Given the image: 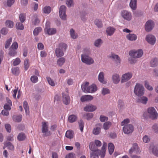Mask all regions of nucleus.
Here are the masks:
<instances>
[{
  "mask_svg": "<svg viewBox=\"0 0 158 158\" xmlns=\"http://www.w3.org/2000/svg\"><path fill=\"white\" fill-rule=\"evenodd\" d=\"M67 48V44L64 43L60 44L58 46L55 50V54L57 57L63 56L64 55V51H65Z\"/></svg>",
  "mask_w": 158,
  "mask_h": 158,
  "instance_id": "obj_1",
  "label": "nucleus"
},
{
  "mask_svg": "<svg viewBox=\"0 0 158 158\" xmlns=\"http://www.w3.org/2000/svg\"><path fill=\"white\" fill-rule=\"evenodd\" d=\"M134 92L138 96H141L144 94V89L142 84L137 83L135 87Z\"/></svg>",
  "mask_w": 158,
  "mask_h": 158,
  "instance_id": "obj_2",
  "label": "nucleus"
},
{
  "mask_svg": "<svg viewBox=\"0 0 158 158\" xmlns=\"http://www.w3.org/2000/svg\"><path fill=\"white\" fill-rule=\"evenodd\" d=\"M44 31L45 32L49 35H53L56 32V28L50 27V23L48 21L46 23Z\"/></svg>",
  "mask_w": 158,
  "mask_h": 158,
  "instance_id": "obj_3",
  "label": "nucleus"
},
{
  "mask_svg": "<svg viewBox=\"0 0 158 158\" xmlns=\"http://www.w3.org/2000/svg\"><path fill=\"white\" fill-rule=\"evenodd\" d=\"M81 60L83 62L88 65L94 63V60L92 58L85 54L81 55Z\"/></svg>",
  "mask_w": 158,
  "mask_h": 158,
  "instance_id": "obj_4",
  "label": "nucleus"
},
{
  "mask_svg": "<svg viewBox=\"0 0 158 158\" xmlns=\"http://www.w3.org/2000/svg\"><path fill=\"white\" fill-rule=\"evenodd\" d=\"M129 55L132 57L138 58L141 57L143 54V52L141 49L137 50H132L129 52Z\"/></svg>",
  "mask_w": 158,
  "mask_h": 158,
  "instance_id": "obj_5",
  "label": "nucleus"
},
{
  "mask_svg": "<svg viewBox=\"0 0 158 158\" xmlns=\"http://www.w3.org/2000/svg\"><path fill=\"white\" fill-rule=\"evenodd\" d=\"M141 152L139 148L136 143L133 144L132 146L129 151V153L130 155H131L133 153L137 154H140Z\"/></svg>",
  "mask_w": 158,
  "mask_h": 158,
  "instance_id": "obj_6",
  "label": "nucleus"
},
{
  "mask_svg": "<svg viewBox=\"0 0 158 158\" xmlns=\"http://www.w3.org/2000/svg\"><path fill=\"white\" fill-rule=\"evenodd\" d=\"M148 112L149 114L150 117L152 119H157L158 113L156 110L153 107H151L148 109Z\"/></svg>",
  "mask_w": 158,
  "mask_h": 158,
  "instance_id": "obj_7",
  "label": "nucleus"
},
{
  "mask_svg": "<svg viewBox=\"0 0 158 158\" xmlns=\"http://www.w3.org/2000/svg\"><path fill=\"white\" fill-rule=\"evenodd\" d=\"M66 7L65 6H61L60 8L59 16L60 18L63 20L66 19L67 16L66 15Z\"/></svg>",
  "mask_w": 158,
  "mask_h": 158,
  "instance_id": "obj_8",
  "label": "nucleus"
},
{
  "mask_svg": "<svg viewBox=\"0 0 158 158\" xmlns=\"http://www.w3.org/2000/svg\"><path fill=\"white\" fill-rule=\"evenodd\" d=\"M123 130L125 134H129L133 131L134 127L132 125L129 124L124 126L123 127Z\"/></svg>",
  "mask_w": 158,
  "mask_h": 158,
  "instance_id": "obj_9",
  "label": "nucleus"
},
{
  "mask_svg": "<svg viewBox=\"0 0 158 158\" xmlns=\"http://www.w3.org/2000/svg\"><path fill=\"white\" fill-rule=\"evenodd\" d=\"M62 101L63 103L66 105L69 104L70 102V98L67 92H64L62 94Z\"/></svg>",
  "mask_w": 158,
  "mask_h": 158,
  "instance_id": "obj_10",
  "label": "nucleus"
},
{
  "mask_svg": "<svg viewBox=\"0 0 158 158\" xmlns=\"http://www.w3.org/2000/svg\"><path fill=\"white\" fill-rule=\"evenodd\" d=\"M154 23L152 20H149L147 22L145 25L146 30L149 32L151 31L154 26Z\"/></svg>",
  "mask_w": 158,
  "mask_h": 158,
  "instance_id": "obj_11",
  "label": "nucleus"
},
{
  "mask_svg": "<svg viewBox=\"0 0 158 158\" xmlns=\"http://www.w3.org/2000/svg\"><path fill=\"white\" fill-rule=\"evenodd\" d=\"M122 16L125 19L128 21L132 18L131 13L127 10H123L122 12Z\"/></svg>",
  "mask_w": 158,
  "mask_h": 158,
  "instance_id": "obj_12",
  "label": "nucleus"
},
{
  "mask_svg": "<svg viewBox=\"0 0 158 158\" xmlns=\"http://www.w3.org/2000/svg\"><path fill=\"white\" fill-rule=\"evenodd\" d=\"M146 40L150 44L154 45L156 42L155 37L151 35H148L146 38Z\"/></svg>",
  "mask_w": 158,
  "mask_h": 158,
  "instance_id": "obj_13",
  "label": "nucleus"
},
{
  "mask_svg": "<svg viewBox=\"0 0 158 158\" xmlns=\"http://www.w3.org/2000/svg\"><path fill=\"white\" fill-rule=\"evenodd\" d=\"M132 77V74L131 73H128L123 74L122 77L121 82H124L130 79Z\"/></svg>",
  "mask_w": 158,
  "mask_h": 158,
  "instance_id": "obj_14",
  "label": "nucleus"
},
{
  "mask_svg": "<svg viewBox=\"0 0 158 158\" xmlns=\"http://www.w3.org/2000/svg\"><path fill=\"white\" fill-rule=\"evenodd\" d=\"M97 107L96 106L89 104L84 108V110L86 111L93 112L95 111Z\"/></svg>",
  "mask_w": 158,
  "mask_h": 158,
  "instance_id": "obj_15",
  "label": "nucleus"
},
{
  "mask_svg": "<svg viewBox=\"0 0 158 158\" xmlns=\"http://www.w3.org/2000/svg\"><path fill=\"white\" fill-rule=\"evenodd\" d=\"M93 97L91 95H85L82 96L81 98V101L82 102L89 101L92 100Z\"/></svg>",
  "mask_w": 158,
  "mask_h": 158,
  "instance_id": "obj_16",
  "label": "nucleus"
},
{
  "mask_svg": "<svg viewBox=\"0 0 158 158\" xmlns=\"http://www.w3.org/2000/svg\"><path fill=\"white\" fill-rule=\"evenodd\" d=\"M96 127L93 130V133L95 135H98L101 131L100 127L101 126V124L100 123H98L96 124Z\"/></svg>",
  "mask_w": 158,
  "mask_h": 158,
  "instance_id": "obj_17",
  "label": "nucleus"
},
{
  "mask_svg": "<svg viewBox=\"0 0 158 158\" xmlns=\"http://www.w3.org/2000/svg\"><path fill=\"white\" fill-rule=\"evenodd\" d=\"M42 131L43 133L45 134V135L46 136H48L50 135V132L49 131L48 135H47L46 132L48 131V127L47 123L45 122H43L42 123Z\"/></svg>",
  "mask_w": 158,
  "mask_h": 158,
  "instance_id": "obj_18",
  "label": "nucleus"
},
{
  "mask_svg": "<svg viewBox=\"0 0 158 158\" xmlns=\"http://www.w3.org/2000/svg\"><path fill=\"white\" fill-rule=\"evenodd\" d=\"M89 84V83L87 82L85 83L82 84L81 85V88L82 90L85 93H88Z\"/></svg>",
  "mask_w": 158,
  "mask_h": 158,
  "instance_id": "obj_19",
  "label": "nucleus"
},
{
  "mask_svg": "<svg viewBox=\"0 0 158 158\" xmlns=\"http://www.w3.org/2000/svg\"><path fill=\"white\" fill-rule=\"evenodd\" d=\"M110 58L114 59L116 62V63L117 65L120 64V59L118 55L114 54H111Z\"/></svg>",
  "mask_w": 158,
  "mask_h": 158,
  "instance_id": "obj_20",
  "label": "nucleus"
},
{
  "mask_svg": "<svg viewBox=\"0 0 158 158\" xmlns=\"http://www.w3.org/2000/svg\"><path fill=\"white\" fill-rule=\"evenodd\" d=\"M148 101V98L147 97L143 96L140 98H138L137 99V101L138 102L144 104H146Z\"/></svg>",
  "mask_w": 158,
  "mask_h": 158,
  "instance_id": "obj_21",
  "label": "nucleus"
},
{
  "mask_svg": "<svg viewBox=\"0 0 158 158\" xmlns=\"http://www.w3.org/2000/svg\"><path fill=\"white\" fill-rule=\"evenodd\" d=\"M112 80L114 84L118 83L120 80L119 75L117 74H114L112 76Z\"/></svg>",
  "mask_w": 158,
  "mask_h": 158,
  "instance_id": "obj_22",
  "label": "nucleus"
},
{
  "mask_svg": "<svg viewBox=\"0 0 158 158\" xmlns=\"http://www.w3.org/2000/svg\"><path fill=\"white\" fill-rule=\"evenodd\" d=\"M126 37L128 40L131 41L135 40L137 38V36L135 34L130 33L127 35Z\"/></svg>",
  "mask_w": 158,
  "mask_h": 158,
  "instance_id": "obj_23",
  "label": "nucleus"
},
{
  "mask_svg": "<svg viewBox=\"0 0 158 158\" xmlns=\"http://www.w3.org/2000/svg\"><path fill=\"white\" fill-rule=\"evenodd\" d=\"M77 119V116L75 115L72 114L69 116L68 121L69 123H72L76 121Z\"/></svg>",
  "mask_w": 158,
  "mask_h": 158,
  "instance_id": "obj_24",
  "label": "nucleus"
},
{
  "mask_svg": "<svg viewBox=\"0 0 158 158\" xmlns=\"http://www.w3.org/2000/svg\"><path fill=\"white\" fill-rule=\"evenodd\" d=\"M97 87L96 85L93 84L89 87L88 93H93L97 91Z\"/></svg>",
  "mask_w": 158,
  "mask_h": 158,
  "instance_id": "obj_25",
  "label": "nucleus"
},
{
  "mask_svg": "<svg viewBox=\"0 0 158 158\" xmlns=\"http://www.w3.org/2000/svg\"><path fill=\"white\" fill-rule=\"evenodd\" d=\"M98 79L100 82L104 84L106 83V82L104 81V74L102 72L99 73L98 75Z\"/></svg>",
  "mask_w": 158,
  "mask_h": 158,
  "instance_id": "obj_26",
  "label": "nucleus"
},
{
  "mask_svg": "<svg viewBox=\"0 0 158 158\" xmlns=\"http://www.w3.org/2000/svg\"><path fill=\"white\" fill-rule=\"evenodd\" d=\"M136 0H131L130 6L132 9L135 10L136 8Z\"/></svg>",
  "mask_w": 158,
  "mask_h": 158,
  "instance_id": "obj_27",
  "label": "nucleus"
},
{
  "mask_svg": "<svg viewBox=\"0 0 158 158\" xmlns=\"http://www.w3.org/2000/svg\"><path fill=\"white\" fill-rule=\"evenodd\" d=\"M115 30V29L114 27H109L107 28L106 32L108 35L110 36L114 33Z\"/></svg>",
  "mask_w": 158,
  "mask_h": 158,
  "instance_id": "obj_28",
  "label": "nucleus"
},
{
  "mask_svg": "<svg viewBox=\"0 0 158 158\" xmlns=\"http://www.w3.org/2000/svg\"><path fill=\"white\" fill-rule=\"evenodd\" d=\"M114 146L112 143H109L108 145L109 152L110 155L112 154L114 150Z\"/></svg>",
  "mask_w": 158,
  "mask_h": 158,
  "instance_id": "obj_29",
  "label": "nucleus"
},
{
  "mask_svg": "<svg viewBox=\"0 0 158 158\" xmlns=\"http://www.w3.org/2000/svg\"><path fill=\"white\" fill-rule=\"evenodd\" d=\"M151 66L155 67L158 64V59L156 58H155L152 59L150 62Z\"/></svg>",
  "mask_w": 158,
  "mask_h": 158,
  "instance_id": "obj_30",
  "label": "nucleus"
},
{
  "mask_svg": "<svg viewBox=\"0 0 158 158\" xmlns=\"http://www.w3.org/2000/svg\"><path fill=\"white\" fill-rule=\"evenodd\" d=\"M26 138L25 134L23 133H19L17 136V139L19 141H22L24 140Z\"/></svg>",
  "mask_w": 158,
  "mask_h": 158,
  "instance_id": "obj_31",
  "label": "nucleus"
},
{
  "mask_svg": "<svg viewBox=\"0 0 158 158\" xmlns=\"http://www.w3.org/2000/svg\"><path fill=\"white\" fill-rule=\"evenodd\" d=\"M65 61V59L64 57L59 58L57 61V64L60 66H62L64 63Z\"/></svg>",
  "mask_w": 158,
  "mask_h": 158,
  "instance_id": "obj_32",
  "label": "nucleus"
},
{
  "mask_svg": "<svg viewBox=\"0 0 158 158\" xmlns=\"http://www.w3.org/2000/svg\"><path fill=\"white\" fill-rule=\"evenodd\" d=\"M65 135L67 138L71 139L73 137V132L72 131H67L66 132Z\"/></svg>",
  "mask_w": 158,
  "mask_h": 158,
  "instance_id": "obj_33",
  "label": "nucleus"
},
{
  "mask_svg": "<svg viewBox=\"0 0 158 158\" xmlns=\"http://www.w3.org/2000/svg\"><path fill=\"white\" fill-rule=\"evenodd\" d=\"M30 66L29 60L27 59H25L24 61V67L25 70H27Z\"/></svg>",
  "mask_w": 158,
  "mask_h": 158,
  "instance_id": "obj_34",
  "label": "nucleus"
},
{
  "mask_svg": "<svg viewBox=\"0 0 158 158\" xmlns=\"http://www.w3.org/2000/svg\"><path fill=\"white\" fill-rule=\"evenodd\" d=\"M22 118V115H19L18 116L14 115L13 116V120L15 122H21Z\"/></svg>",
  "mask_w": 158,
  "mask_h": 158,
  "instance_id": "obj_35",
  "label": "nucleus"
},
{
  "mask_svg": "<svg viewBox=\"0 0 158 158\" xmlns=\"http://www.w3.org/2000/svg\"><path fill=\"white\" fill-rule=\"evenodd\" d=\"M95 146L93 142H91L90 143L89 145V148L90 150L92 151V152H96L98 151V150L95 148Z\"/></svg>",
  "mask_w": 158,
  "mask_h": 158,
  "instance_id": "obj_36",
  "label": "nucleus"
},
{
  "mask_svg": "<svg viewBox=\"0 0 158 158\" xmlns=\"http://www.w3.org/2000/svg\"><path fill=\"white\" fill-rule=\"evenodd\" d=\"M23 107L25 109L27 114L29 113V107L27 102L26 101H24L23 103Z\"/></svg>",
  "mask_w": 158,
  "mask_h": 158,
  "instance_id": "obj_37",
  "label": "nucleus"
},
{
  "mask_svg": "<svg viewBox=\"0 0 158 158\" xmlns=\"http://www.w3.org/2000/svg\"><path fill=\"white\" fill-rule=\"evenodd\" d=\"M42 11L44 13L49 14L51 12V8L49 6H46L43 8Z\"/></svg>",
  "mask_w": 158,
  "mask_h": 158,
  "instance_id": "obj_38",
  "label": "nucleus"
},
{
  "mask_svg": "<svg viewBox=\"0 0 158 158\" xmlns=\"http://www.w3.org/2000/svg\"><path fill=\"white\" fill-rule=\"evenodd\" d=\"M111 125V123L110 122H107L104 123L103 125V128L105 130H106L110 127Z\"/></svg>",
  "mask_w": 158,
  "mask_h": 158,
  "instance_id": "obj_39",
  "label": "nucleus"
},
{
  "mask_svg": "<svg viewBox=\"0 0 158 158\" xmlns=\"http://www.w3.org/2000/svg\"><path fill=\"white\" fill-rule=\"evenodd\" d=\"M5 24L6 26L9 28H12L14 26L13 22L9 20L6 22Z\"/></svg>",
  "mask_w": 158,
  "mask_h": 158,
  "instance_id": "obj_40",
  "label": "nucleus"
},
{
  "mask_svg": "<svg viewBox=\"0 0 158 158\" xmlns=\"http://www.w3.org/2000/svg\"><path fill=\"white\" fill-rule=\"evenodd\" d=\"M42 31V28L41 27H39L36 28L33 31V34L34 35L36 36L38 35L39 32Z\"/></svg>",
  "mask_w": 158,
  "mask_h": 158,
  "instance_id": "obj_41",
  "label": "nucleus"
},
{
  "mask_svg": "<svg viewBox=\"0 0 158 158\" xmlns=\"http://www.w3.org/2000/svg\"><path fill=\"white\" fill-rule=\"evenodd\" d=\"M11 71L12 73L15 75H18L19 73V69L17 67L12 68Z\"/></svg>",
  "mask_w": 158,
  "mask_h": 158,
  "instance_id": "obj_42",
  "label": "nucleus"
},
{
  "mask_svg": "<svg viewBox=\"0 0 158 158\" xmlns=\"http://www.w3.org/2000/svg\"><path fill=\"white\" fill-rule=\"evenodd\" d=\"M6 146L8 147V148L10 150H13L14 149V146L11 143L8 142L6 143L5 144Z\"/></svg>",
  "mask_w": 158,
  "mask_h": 158,
  "instance_id": "obj_43",
  "label": "nucleus"
},
{
  "mask_svg": "<svg viewBox=\"0 0 158 158\" xmlns=\"http://www.w3.org/2000/svg\"><path fill=\"white\" fill-rule=\"evenodd\" d=\"M19 18L20 21L23 23L25 20L26 15L24 14H20L19 15Z\"/></svg>",
  "mask_w": 158,
  "mask_h": 158,
  "instance_id": "obj_44",
  "label": "nucleus"
},
{
  "mask_svg": "<svg viewBox=\"0 0 158 158\" xmlns=\"http://www.w3.org/2000/svg\"><path fill=\"white\" fill-rule=\"evenodd\" d=\"M21 62L20 59L17 58L13 60V64L14 66H16L19 65Z\"/></svg>",
  "mask_w": 158,
  "mask_h": 158,
  "instance_id": "obj_45",
  "label": "nucleus"
},
{
  "mask_svg": "<svg viewBox=\"0 0 158 158\" xmlns=\"http://www.w3.org/2000/svg\"><path fill=\"white\" fill-rule=\"evenodd\" d=\"M70 32L71 36L73 39H75L77 37V35L75 34V31L73 29H70Z\"/></svg>",
  "mask_w": 158,
  "mask_h": 158,
  "instance_id": "obj_46",
  "label": "nucleus"
},
{
  "mask_svg": "<svg viewBox=\"0 0 158 158\" xmlns=\"http://www.w3.org/2000/svg\"><path fill=\"white\" fill-rule=\"evenodd\" d=\"M94 23L98 27H101L102 26V24L101 21L98 19H96Z\"/></svg>",
  "mask_w": 158,
  "mask_h": 158,
  "instance_id": "obj_47",
  "label": "nucleus"
},
{
  "mask_svg": "<svg viewBox=\"0 0 158 158\" xmlns=\"http://www.w3.org/2000/svg\"><path fill=\"white\" fill-rule=\"evenodd\" d=\"M16 27L18 29L22 30L24 29L23 25L19 22L17 23L16 25Z\"/></svg>",
  "mask_w": 158,
  "mask_h": 158,
  "instance_id": "obj_48",
  "label": "nucleus"
},
{
  "mask_svg": "<svg viewBox=\"0 0 158 158\" xmlns=\"http://www.w3.org/2000/svg\"><path fill=\"white\" fill-rule=\"evenodd\" d=\"M12 41V39L11 38H10L9 39L7 40L6 41V44L5 45V48H8Z\"/></svg>",
  "mask_w": 158,
  "mask_h": 158,
  "instance_id": "obj_49",
  "label": "nucleus"
},
{
  "mask_svg": "<svg viewBox=\"0 0 158 158\" xmlns=\"http://www.w3.org/2000/svg\"><path fill=\"white\" fill-rule=\"evenodd\" d=\"M144 86L149 90H152L153 89V88L149 85L147 81H146L144 82Z\"/></svg>",
  "mask_w": 158,
  "mask_h": 158,
  "instance_id": "obj_50",
  "label": "nucleus"
},
{
  "mask_svg": "<svg viewBox=\"0 0 158 158\" xmlns=\"http://www.w3.org/2000/svg\"><path fill=\"white\" fill-rule=\"evenodd\" d=\"M47 81L49 84L52 86H54L55 85V83L49 77L46 78Z\"/></svg>",
  "mask_w": 158,
  "mask_h": 158,
  "instance_id": "obj_51",
  "label": "nucleus"
},
{
  "mask_svg": "<svg viewBox=\"0 0 158 158\" xmlns=\"http://www.w3.org/2000/svg\"><path fill=\"white\" fill-rule=\"evenodd\" d=\"M79 126L81 131L82 132L84 127V123L82 120H81L79 122Z\"/></svg>",
  "mask_w": 158,
  "mask_h": 158,
  "instance_id": "obj_52",
  "label": "nucleus"
},
{
  "mask_svg": "<svg viewBox=\"0 0 158 158\" xmlns=\"http://www.w3.org/2000/svg\"><path fill=\"white\" fill-rule=\"evenodd\" d=\"M153 154L156 156H158V146H154L152 149Z\"/></svg>",
  "mask_w": 158,
  "mask_h": 158,
  "instance_id": "obj_53",
  "label": "nucleus"
},
{
  "mask_svg": "<svg viewBox=\"0 0 158 158\" xmlns=\"http://www.w3.org/2000/svg\"><path fill=\"white\" fill-rule=\"evenodd\" d=\"M31 80L33 82L35 83L38 81V78L36 76L34 75L31 76Z\"/></svg>",
  "mask_w": 158,
  "mask_h": 158,
  "instance_id": "obj_54",
  "label": "nucleus"
},
{
  "mask_svg": "<svg viewBox=\"0 0 158 158\" xmlns=\"http://www.w3.org/2000/svg\"><path fill=\"white\" fill-rule=\"evenodd\" d=\"M152 130L155 133H158V126L156 124H155L152 127Z\"/></svg>",
  "mask_w": 158,
  "mask_h": 158,
  "instance_id": "obj_55",
  "label": "nucleus"
},
{
  "mask_svg": "<svg viewBox=\"0 0 158 158\" xmlns=\"http://www.w3.org/2000/svg\"><path fill=\"white\" fill-rule=\"evenodd\" d=\"M17 53L16 51L14 49H10L9 52V55L11 56H14L16 55Z\"/></svg>",
  "mask_w": 158,
  "mask_h": 158,
  "instance_id": "obj_56",
  "label": "nucleus"
},
{
  "mask_svg": "<svg viewBox=\"0 0 158 158\" xmlns=\"http://www.w3.org/2000/svg\"><path fill=\"white\" fill-rule=\"evenodd\" d=\"M102 43V40L100 39H98L95 42L94 45L96 46L99 47L101 45Z\"/></svg>",
  "mask_w": 158,
  "mask_h": 158,
  "instance_id": "obj_57",
  "label": "nucleus"
},
{
  "mask_svg": "<svg viewBox=\"0 0 158 158\" xmlns=\"http://www.w3.org/2000/svg\"><path fill=\"white\" fill-rule=\"evenodd\" d=\"M130 122L129 119H124L123 121H122L121 123V125L122 126L125 125H127V124L129 123Z\"/></svg>",
  "mask_w": 158,
  "mask_h": 158,
  "instance_id": "obj_58",
  "label": "nucleus"
},
{
  "mask_svg": "<svg viewBox=\"0 0 158 158\" xmlns=\"http://www.w3.org/2000/svg\"><path fill=\"white\" fill-rule=\"evenodd\" d=\"M91 158H98V155L97 153V151L96 152H92L90 156Z\"/></svg>",
  "mask_w": 158,
  "mask_h": 158,
  "instance_id": "obj_59",
  "label": "nucleus"
},
{
  "mask_svg": "<svg viewBox=\"0 0 158 158\" xmlns=\"http://www.w3.org/2000/svg\"><path fill=\"white\" fill-rule=\"evenodd\" d=\"M66 3L68 7H70L73 5V0H66Z\"/></svg>",
  "mask_w": 158,
  "mask_h": 158,
  "instance_id": "obj_60",
  "label": "nucleus"
},
{
  "mask_svg": "<svg viewBox=\"0 0 158 158\" xmlns=\"http://www.w3.org/2000/svg\"><path fill=\"white\" fill-rule=\"evenodd\" d=\"M93 116V114L91 113H87L86 115V118L88 120L91 119Z\"/></svg>",
  "mask_w": 158,
  "mask_h": 158,
  "instance_id": "obj_61",
  "label": "nucleus"
},
{
  "mask_svg": "<svg viewBox=\"0 0 158 158\" xmlns=\"http://www.w3.org/2000/svg\"><path fill=\"white\" fill-rule=\"evenodd\" d=\"M109 90L106 88H103L102 90V93L103 95L109 93Z\"/></svg>",
  "mask_w": 158,
  "mask_h": 158,
  "instance_id": "obj_62",
  "label": "nucleus"
},
{
  "mask_svg": "<svg viewBox=\"0 0 158 158\" xmlns=\"http://www.w3.org/2000/svg\"><path fill=\"white\" fill-rule=\"evenodd\" d=\"M11 48L12 49H16L18 48V44L17 42H13L11 45Z\"/></svg>",
  "mask_w": 158,
  "mask_h": 158,
  "instance_id": "obj_63",
  "label": "nucleus"
},
{
  "mask_svg": "<svg viewBox=\"0 0 158 158\" xmlns=\"http://www.w3.org/2000/svg\"><path fill=\"white\" fill-rule=\"evenodd\" d=\"M65 158H75V156L74 153H71L66 155Z\"/></svg>",
  "mask_w": 158,
  "mask_h": 158,
  "instance_id": "obj_64",
  "label": "nucleus"
}]
</instances>
